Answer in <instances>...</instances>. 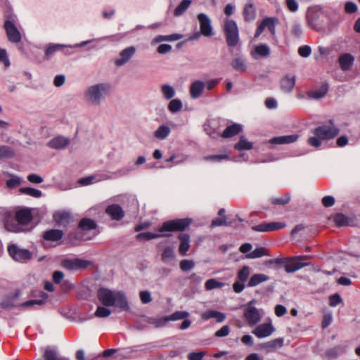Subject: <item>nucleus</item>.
I'll return each mask as SVG.
<instances>
[{"label":"nucleus","mask_w":360,"mask_h":360,"mask_svg":"<svg viewBox=\"0 0 360 360\" xmlns=\"http://www.w3.org/2000/svg\"><path fill=\"white\" fill-rule=\"evenodd\" d=\"M112 86L108 82H98L87 86L83 92L85 102L90 106L99 107L110 96Z\"/></svg>","instance_id":"nucleus-1"},{"label":"nucleus","mask_w":360,"mask_h":360,"mask_svg":"<svg viewBox=\"0 0 360 360\" xmlns=\"http://www.w3.org/2000/svg\"><path fill=\"white\" fill-rule=\"evenodd\" d=\"M97 297L105 307H115L122 311L129 310L127 297L122 292L101 288L97 292Z\"/></svg>","instance_id":"nucleus-2"},{"label":"nucleus","mask_w":360,"mask_h":360,"mask_svg":"<svg viewBox=\"0 0 360 360\" xmlns=\"http://www.w3.org/2000/svg\"><path fill=\"white\" fill-rule=\"evenodd\" d=\"M339 129L334 125L333 120H330L328 124H323L314 129V136L308 139V143L315 148L321 145V140H330L339 134Z\"/></svg>","instance_id":"nucleus-3"},{"label":"nucleus","mask_w":360,"mask_h":360,"mask_svg":"<svg viewBox=\"0 0 360 360\" xmlns=\"http://www.w3.org/2000/svg\"><path fill=\"white\" fill-rule=\"evenodd\" d=\"M223 29L227 45L230 47L236 46L239 42V30L236 22L232 19H226Z\"/></svg>","instance_id":"nucleus-4"},{"label":"nucleus","mask_w":360,"mask_h":360,"mask_svg":"<svg viewBox=\"0 0 360 360\" xmlns=\"http://www.w3.org/2000/svg\"><path fill=\"white\" fill-rule=\"evenodd\" d=\"M191 222L192 220L188 218L169 220L164 222L158 231L162 233H165V232L184 231L190 226Z\"/></svg>","instance_id":"nucleus-5"},{"label":"nucleus","mask_w":360,"mask_h":360,"mask_svg":"<svg viewBox=\"0 0 360 360\" xmlns=\"http://www.w3.org/2000/svg\"><path fill=\"white\" fill-rule=\"evenodd\" d=\"M8 252L11 257L17 262L26 263L32 259L35 255L33 252L21 248L15 244H11L8 247Z\"/></svg>","instance_id":"nucleus-6"},{"label":"nucleus","mask_w":360,"mask_h":360,"mask_svg":"<svg viewBox=\"0 0 360 360\" xmlns=\"http://www.w3.org/2000/svg\"><path fill=\"white\" fill-rule=\"evenodd\" d=\"M263 310L255 306L245 304L243 306V316L250 326H255L263 317Z\"/></svg>","instance_id":"nucleus-7"},{"label":"nucleus","mask_w":360,"mask_h":360,"mask_svg":"<svg viewBox=\"0 0 360 360\" xmlns=\"http://www.w3.org/2000/svg\"><path fill=\"white\" fill-rule=\"evenodd\" d=\"M309 258V256H299L288 259L284 266L285 271L287 273H293L304 266H309V263L302 262V261L308 259Z\"/></svg>","instance_id":"nucleus-8"},{"label":"nucleus","mask_w":360,"mask_h":360,"mask_svg":"<svg viewBox=\"0 0 360 360\" xmlns=\"http://www.w3.org/2000/svg\"><path fill=\"white\" fill-rule=\"evenodd\" d=\"M91 264V262L89 260L82 259H64L61 262V265L63 268L70 271H75L79 269H84L87 268Z\"/></svg>","instance_id":"nucleus-9"},{"label":"nucleus","mask_w":360,"mask_h":360,"mask_svg":"<svg viewBox=\"0 0 360 360\" xmlns=\"http://www.w3.org/2000/svg\"><path fill=\"white\" fill-rule=\"evenodd\" d=\"M136 52V49L135 46H128L123 50H122L119 54V57L115 59V65L117 67H122L128 62L131 60V59L134 57Z\"/></svg>","instance_id":"nucleus-10"},{"label":"nucleus","mask_w":360,"mask_h":360,"mask_svg":"<svg viewBox=\"0 0 360 360\" xmlns=\"http://www.w3.org/2000/svg\"><path fill=\"white\" fill-rule=\"evenodd\" d=\"M4 226L6 230L14 233L25 232L30 230V229L22 227L16 220L15 217L11 213L8 214L5 218Z\"/></svg>","instance_id":"nucleus-11"},{"label":"nucleus","mask_w":360,"mask_h":360,"mask_svg":"<svg viewBox=\"0 0 360 360\" xmlns=\"http://www.w3.org/2000/svg\"><path fill=\"white\" fill-rule=\"evenodd\" d=\"M198 20L200 22V33L205 37H211L213 34V29L210 18L205 13H199Z\"/></svg>","instance_id":"nucleus-12"},{"label":"nucleus","mask_w":360,"mask_h":360,"mask_svg":"<svg viewBox=\"0 0 360 360\" xmlns=\"http://www.w3.org/2000/svg\"><path fill=\"white\" fill-rule=\"evenodd\" d=\"M4 28L8 40L12 43H18L21 41V34L16 26L10 20H6Z\"/></svg>","instance_id":"nucleus-13"},{"label":"nucleus","mask_w":360,"mask_h":360,"mask_svg":"<svg viewBox=\"0 0 360 360\" xmlns=\"http://www.w3.org/2000/svg\"><path fill=\"white\" fill-rule=\"evenodd\" d=\"M274 330L271 323H265L256 326L252 333L259 338H264L270 336Z\"/></svg>","instance_id":"nucleus-14"},{"label":"nucleus","mask_w":360,"mask_h":360,"mask_svg":"<svg viewBox=\"0 0 360 360\" xmlns=\"http://www.w3.org/2000/svg\"><path fill=\"white\" fill-rule=\"evenodd\" d=\"M355 58L351 53H344L339 56L338 63L341 70L344 72L352 70Z\"/></svg>","instance_id":"nucleus-15"},{"label":"nucleus","mask_w":360,"mask_h":360,"mask_svg":"<svg viewBox=\"0 0 360 360\" xmlns=\"http://www.w3.org/2000/svg\"><path fill=\"white\" fill-rule=\"evenodd\" d=\"M205 88V84L201 80L193 81L189 88V94L193 99H197L200 98Z\"/></svg>","instance_id":"nucleus-16"},{"label":"nucleus","mask_w":360,"mask_h":360,"mask_svg":"<svg viewBox=\"0 0 360 360\" xmlns=\"http://www.w3.org/2000/svg\"><path fill=\"white\" fill-rule=\"evenodd\" d=\"M299 136L297 134L285 135L276 136L269 140V143L275 145H283L292 143L297 141Z\"/></svg>","instance_id":"nucleus-17"},{"label":"nucleus","mask_w":360,"mask_h":360,"mask_svg":"<svg viewBox=\"0 0 360 360\" xmlns=\"http://www.w3.org/2000/svg\"><path fill=\"white\" fill-rule=\"evenodd\" d=\"M105 212L110 216L112 219L117 221L122 219L124 216L122 208L119 205L116 204L109 205L106 208Z\"/></svg>","instance_id":"nucleus-18"},{"label":"nucleus","mask_w":360,"mask_h":360,"mask_svg":"<svg viewBox=\"0 0 360 360\" xmlns=\"http://www.w3.org/2000/svg\"><path fill=\"white\" fill-rule=\"evenodd\" d=\"M70 143V139L67 137L58 136L52 139L49 143L48 146L54 149H63L67 147Z\"/></svg>","instance_id":"nucleus-19"},{"label":"nucleus","mask_w":360,"mask_h":360,"mask_svg":"<svg viewBox=\"0 0 360 360\" xmlns=\"http://www.w3.org/2000/svg\"><path fill=\"white\" fill-rule=\"evenodd\" d=\"M231 67L237 72H245L247 70L246 60L241 54H236L231 61Z\"/></svg>","instance_id":"nucleus-20"},{"label":"nucleus","mask_w":360,"mask_h":360,"mask_svg":"<svg viewBox=\"0 0 360 360\" xmlns=\"http://www.w3.org/2000/svg\"><path fill=\"white\" fill-rule=\"evenodd\" d=\"M178 238L180 240L179 252L184 256L186 255L191 246L190 236L187 233H181L179 235Z\"/></svg>","instance_id":"nucleus-21"},{"label":"nucleus","mask_w":360,"mask_h":360,"mask_svg":"<svg viewBox=\"0 0 360 360\" xmlns=\"http://www.w3.org/2000/svg\"><path fill=\"white\" fill-rule=\"evenodd\" d=\"M295 75H285L281 81V89L286 93L291 92L295 85Z\"/></svg>","instance_id":"nucleus-22"},{"label":"nucleus","mask_w":360,"mask_h":360,"mask_svg":"<svg viewBox=\"0 0 360 360\" xmlns=\"http://www.w3.org/2000/svg\"><path fill=\"white\" fill-rule=\"evenodd\" d=\"M15 217L22 227H24L32 219L31 212L29 210H18L16 212Z\"/></svg>","instance_id":"nucleus-23"},{"label":"nucleus","mask_w":360,"mask_h":360,"mask_svg":"<svg viewBox=\"0 0 360 360\" xmlns=\"http://www.w3.org/2000/svg\"><path fill=\"white\" fill-rule=\"evenodd\" d=\"M276 20L275 18H266L257 27V30L262 33L264 29L267 28L272 34H274L276 32Z\"/></svg>","instance_id":"nucleus-24"},{"label":"nucleus","mask_w":360,"mask_h":360,"mask_svg":"<svg viewBox=\"0 0 360 360\" xmlns=\"http://www.w3.org/2000/svg\"><path fill=\"white\" fill-rule=\"evenodd\" d=\"M63 231L58 229H50L43 233V238L47 241L57 242L62 239Z\"/></svg>","instance_id":"nucleus-25"},{"label":"nucleus","mask_w":360,"mask_h":360,"mask_svg":"<svg viewBox=\"0 0 360 360\" xmlns=\"http://www.w3.org/2000/svg\"><path fill=\"white\" fill-rule=\"evenodd\" d=\"M201 317L205 321L216 319L217 323H222L226 319V314L216 310H208L203 312Z\"/></svg>","instance_id":"nucleus-26"},{"label":"nucleus","mask_w":360,"mask_h":360,"mask_svg":"<svg viewBox=\"0 0 360 360\" xmlns=\"http://www.w3.org/2000/svg\"><path fill=\"white\" fill-rule=\"evenodd\" d=\"M269 55L270 49L266 44H264L256 46L254 50L251 52V56L255 59H258L259 56L266 58L268 57Z\"/></svg>","instance_id":"nucleus-27"},{"label":"nucleus","mask_w":360,"mask_h":360,"mask_svg":"<svg viewBox=\"0 0 360 360\" xmlns=\"http://www.w3.org/2000/svg\"><path fill=\"white\" fill-rule=\"evenodd\" d=\"M53 220L60 226H65L71 220V214L66 211H59L53 214Z\"/></svg>","instance_id":"nucleus-28"},{"label":"nucleus","mask_w":360,"mask_h":360,"mask_svg":"<svg viewBox=\"0 0 360 360\" xmlns=\"http://www.w3.org/2000/svg\"><path fill=\"white\" fill-rule=\"evenodd\" d=\"M244 19L247 22L253 21L256 18V9L254 4L249 1L245 4L243 9Z\"/></svg>","instance_id":"nucleus-29"},{"label":"nucleus","mask_w":360,"mask_h":360,"mask_svg":"<svg viewBox=\"0 0 360 360\" xmlns=\"http://www.w3.org/2000/svg\"><path fill=\"white\" fill-rule=\"evenodd\" d=\"M328 91V85L327 84H323L320 88L309 91L307 96L310 98L320 99L324 97Z\"/></svg>","instance_id":"nucleus-30"},{"label":"nucleus","mask_w":360,"mask_h":360,"mask_svg":"<svg viewBox=\"0 0 360 360\" xmlns=\"http://www.w3.org/2000/svg\"><path fill=\"white\" fill-rule=\"evenodd\" d=\"M283 338H276L261 345V347L266 349L268 352H273L276 348H281L283 345Z\"/></svg>","instance_id":"nucleus-31"},{"label":"nucleus","mask_w":360,"mask_h":360,"mask_svg":"<svg viewBox=\"0 0 360 360\" xmlns=\"http://www.w3.org/2000/svg\"><path fill=\"white\" fill-rule=\"evenodd\" d=\"M170 133V128L167 125L162 124L154 131L153 136L157 139L162 141L166 139L169 136Z\"/></svg>","instance_id":"nucleus-32"},{"label":"nucleus","mask_w":360,"mask_h":360,"mask_svg":"<svg viewBox=\"0 0 360 360\" xmlns=\"http://www.w3.org/2000/svg\"><path fill=\"white\" fill-rule=\"evenodd\" d=\"M269 280V276L264 274H255L252 275L248 283V287H255L263 282H265Z\"/></svg>","instance_id":"nucleus-33"},{"label":"nucleus","mask_w":360,"mask_h":360,"mask_svg":"<svg viewBox=\"0 0 360 360\" xmlns=\"http://www.w3.org/2000/svg\"><path fill=\"white\" fill-rule=\"evenodd\" d=\"M242 130V127L238 124H233L227 127L223 131L221 136L224 138L232 137L238 134Z\"/></svg>","instance_id":"nucleus-34"},{"label":"nucleus","mask_w":360,"mask_h":360,"mask_svg":"<svg viewBox=\"0 0 360 360\" xmlns=\"http://www.w3.org/2000/svg\"><path fill=\"white\" fill-rule=\"evenodd\" d=\"M170 234L168 233H154L151 232H144L139 233L136 236V239L139 240H149L151 239H155L160 237H168Z\"/></svg>","instance_id":"nucleus-35"},{"label":"nucleus","mask_w":360,"mask_h":360,"mask_svg":"<svg viewBox=\"0 0 360 360\" xmlns=\"http://www.w3.org/2000/svg\"><path fill=\"white\" fill-rule=\"evenodd\" d=\"M63 48H68V46L60 44H50L45 51V56L46 58H50L56 51Z\"/></svg>","instance_id":"nucleus-36"},{"label":"nucleus","mask_w":360,"mask_h":360,"mask_svg":"<svg viewBox=\"0 0 360 360\" xmlns=\"http://www.w3.org/2000/svg\"><path fill=\"white\" fill-rule=\"evenodd\" d=\"M160 91L166 100H170L175 96L174 89L169 84H163L160 86Z\"/></svg>","instance_id":"nucleus-37"},{"label":"nucleus","mask_w":360,"mask_h":360,"mask_svg":"<svg viewBox=\"0 0 360 360\" xmlns=\"http://www.w3.org/2000/svg\"><path fill=\"white\" fill-rule=\"evenodd\" d=\"M79 228L83 231L95 229L96 228V223L93 219L84 218L80 221Z\"/></svg>","instance_id":"nucleus-38"},{"label":"nucleus","mask_w":360,"mask_h":360,"mask_svg":"<svg viewBox=\"0 0 360 360\" xmlns=\"http://www.w3.org/2000/svg\"><path fill=\"white\" fill-rule=\"evenodd\" d=\"M175 258V253L174 248L167 246L166 247L162 253V260L165 263H169Z\"/></svg>","instance_id":"nucleus-39"},{"label":"nucleus","mask_w":360,"mask_h":360,"mask_svg":"<svg viewBox=\"0 0 360 360\" xmlns=\"http://www.w3.org/2000/svg\"><path fill=\"white\" fill-rule=\"evenodd\" d=\"M191 4V0H182L179 5L175 8L174 15L176 17L183 15Z\"/></svg>","instance_id":"nucleus-40"},{"label":"nucleus","mask_w":360,"mask_h":360,"mask_svg":"<svg viewBox=\"0 0 360 360\" xmlns=\"http://www.w3.org/2000/svg\"><path fill=\"white\" fill-rule=\"evenodd\" d=\"M253 144L250 142L244 136L240 137L239 141L235 144L234 148L240 151L243 150H250L252 148Z\"/></svg>","instance_id":"nucleus-41"},{"label":"nucleus","mask_w":360,"mask_h":360,"mask_svg":"<svg viewBox=\"0 0 360 360\" xmlns=\"http://www.w3.org/2000/svg\"><path fill=\"white\" fill-rule=\"evenodd\" d=\"M20 192L21 193L38 198L41 197L42 193L41 191L31 188V187H25L20 188Z\"/></svg>","instance_id":"nucleus-42"},{"label":"nucleus","mask_w":360,"mask_h":360,"mask_svg":"<svg viewBox=\"0 0 360 360\" xmlns=\"http://www.w3.org/2000/svg\"><path fill=\"white\" fill-rule=\"evenodd\" d=\"M266 250L264 247L257 248L253 251L248 253L246 257L249 259L259 258L263 256L267 255Z\"/></svg>","instance_id":"nucleus-43"},{"label":"nucleus","mask_w":360,"mask_h":360,"mask_svg":"<svg viewBox=\"0 0 360 360\" xmlns=\"http://www.w3.org/2000/svg\"><path fill=\"white\" fill-rule=\"evenodd\" d=\"M189 316V313L186 311H177L171 314L170 316H166V320L169 321H177L184 319Z\"/></svg>","instance_id":"nucleus-44"},{"label":"nucleus","mask_w":360,"mask_h":360,"mask_svg":"<svg viewBox=\"0 0 360 360\" xmlns=\"http://www.w3.org/2000/svg\"><path fill=\"white\" fill-rule=\"evenodd\" d=\"M224 283L217 281L215 278L207 280L205 283V288L207 290H211L216 288H221Z\"/></svg>","instance_id":"nucleus-45"},{"label":"nucleus","mask_w":360,"mask_h":360,"mask_svg":"<svg viewBox=\"0 0 360 360\" xmlns=\"http://www.w3.org/2000/svg\"><path fill=\"white\" fill-rule=\"evenodd\" d=\"M147 323L151 325H153L156 328H161L165 326L167 321L166 320V316L164 318H153L149 317L146 320Z\"/></svg>","instance_id":"nucleus-46"},{"label":"nucleus","mask_w":360,"mask_h":360,"mask_svg":"<svg viewBox=\"0 0 360 360\" xmlns=\"http://www.w3.org/2000/svg\"><path fill=\"white\" fill-rule=\"evenodd\" d=\"M181 108L182 103L179 99H173L169 103L168 109L172 113L180 111Z\"/></svg>","instance_id":"nucleus-47"},{"label":"nucleus","mask_w":360,"mask_h":360,"mask_svg":"<svg viewBox=\"0 0 360 360\" xmlns=\"http://www.w3.org/2000/svg\"><path fill=\"white\" fill-rule=\"evenodd\" d=\"M345 352V347L343 346H335L326 352V355L330 358H336L340 354Z\"/></svg>","instance_id":"nucleus-48"},{"label":"nucleus","mask_w":360,"mask_h":360,"mask_svg":"<svg viewBox=\"0 0 360 360\" xmlns=\"http://www.w3.org/2000/svg\"><path fill=\"white\" fill-rule=\"evenodd\" d=\"M111 314V311L107 307L98 306L94 313V316L98 318L108 317Z\"/></svg>","instance_id":"nucleus-49"},{"label":"nucleus","mask_w":360,"mask_h":360,"mask_svg":"<svg viewBox=\"0 0 360 360\" xmlns=\"http://www.w3.org/2000/svg\"><path fill=\"white\" fill-rule=\"evenodd\" d=\"M250 273V267L245 266L238 271L237 278L242 283H244L248 280Z\"/></svg>","instance_id":"nucleus-50"},{"label":"nucleus","mask_w":360,"mask_h":360,"mask_svg":"<svg viewBox=\"0 0 360 360\" xmlns=\"http://www.w3.org/2000/svg\"><path fill=\"white\" fill-rule=\"evenodd\" d=\"M291 34L295 38H300L303 33L302 27L299 22H294L291 28Z\"/></svg>","instance_id":"nucleus-51"},{"label":"nucleus","mask_w":360,"mask_h":360,"mask_svg":"<svg viewBox=\"0 0 360 360\" xmlns=\"http://www.w3.org/2000/svg\"><path fill=\"white\" fill-rule=\"evenodd\" d=\"M14 155L13 150L7 146H0V159L11 158Z\"/></svg>","instance_id":"nucleus-52"},{"label":"nucleus","mask_w":360,"mask_h":360,"mask_svg":"<svg viewBox=\"0 0 360 360\" xmlns=\"http://www.w3.org/2000/svg\"><path fill=\"white\" fill-rule=\"evenodd\" d=\"M22 181V179L18 176H14L12 178L6 181V186L8 188H14L20 186Z\"/></svg>","instance_id":"nucleus-53"},{"label":"nucleus","mask_w":360,"mask_h":360,"mask_svg":"<svg viewBox=\"0 0 360 360\" xmlns=\"http://www.w3.org/2000/svg\"><path fill=\"white\" fill-rule=\"evenodd\" d=\"M44 358L45 360H58L59 359L56 351L49 347L44 351Z\"/></svg>","instance_id":"nucleus-54"},{"label":"nucleus","mask_w":360,"mask_h":360,"mask_svg":"<svg viewBox=\"0 0 360 360\" xmlns=\"http://www.w3.org/2000/svg\"><path fill=\"white\" fill-rule=\"evenodd\" d=\"M195 266V262L193 260L183 259L180 262V268L183 271H188Z\"/></svg>","instance_id":"nucleus-55"},{"label":"nucleus","mask_w":360,"mask_h":360,"mask_svg":"<svg viewBox=\"0 0 360 360\" xmlns=\"http://www.w3.org/2000/svg\"><path fill=\"white\" fill-rule=\"evenodd\" d=\"M231 328L229 326H223L219 330H217L214 333V336L217 338H224L229 335L230 333Z\"/></svg>","instance_id":"nucleus-56"},{"label":"nucleus","mask_w":360,"mask_h":360,"mask_svg":"<svg viewBox=\"0 0 360 360\" xmlns=\"http://www.w3.org/2000/svg\"><path fill=\"white\" fill-rule=\"evenodd\" d=\"M230 223L226 221V217L214 219L211 223V227L229 226Z\"/></svg>","instance_id":"nucleus-57"},{"label":"nucleus","mask_w":360,"mask_h":360,"mask_svg":"<svg viewBox=\"0 0 360 360\" xmlns=\"http://www.w3.org/2000/svg\"><path fill=\"white\" fill-rule=\"evenodd\" d=\"M298 53L303 58H307L311 53V49L307 45L302 46L298 49Z\"/></svg>","instance_id":"nucleus-58"},{"label":"nucleus","mask_w":360,"mask_h":360,"mask_svg":"<svg viewBox=\"0 0 360 360\" xmlns=\"http://www.w3.org/2000/svg\"><path fill=\"white\" fill-rule=\"evenodd\" d=\"M205 160L209 161H214V162H221L223 160H227L229 159V155L224 154V155H209L204 158Z\"/></svg>","instance_id":"nucleus-59"},{"label":"nucleus","mask_w":360,"mask_h":360,"mask_svg":"<svg viewBox=\"0 0 360 360\" xmlns=\"http://www.w3.org/2000/svg\"><path fill=\"white\" fill-rule=\"evenodd\" d=\"M286 224L284 222H270L267 223L269 231L281 229L285 227Z\"/></svg>","instance_id":"nucleus-60"},{"label":"nucleus","mask_w":360,"mask_h":360,"mask_svg":"<svg viewBox=\"0 0 360 360\" xmlns=\"http://www.w3.org/2000/svg\"><path fill=\"white\" fill-rule=\"evenodd\" d=\"M271 200V202L274 205H285L289 202L290 197L285 195L279 198H274Z\"/></svg>","instance_id":"nucleus-61"},{"label":"nucleus","mask_w":360,"mask_h":360,"mask_svg":"<svg viewBox=\"0 0 360 360\" xmlns=\"http://www.w3.org/2000/svg\"><path fill=\"white\" fill-rule=\"evenodd\" d=\"M334 221L338 226H344L347 224V219L343 214H337L335 216Z\"/></svg>","instance_id":"nucleus-62"},{"label":"nucleus","mask_w":360,"mask_h":360,"mask_svg":"<svg viewBox=\"0 0 360 360\" xmlns=\"http://www.w3.org/2000/svg\"><path fill=\"white\" fill-rule=\"evenodd\" d=\"M188 279L191 280V284L192 285H198L201 283L202 281V277L200 275H198L195 273H193L189 277Z\"/></svg>","instance_id":"nucleus-63"},{"label":"nucleus","mask_w":360,"mask_h":360,"mask_svg":"<svg viewBox=\"0 0 360 360\" xmlns=\"http://www.w3.org/2000/svg\"><path fill=\"white\" fill-rule=\"evenodd\" d=\"M205 353L204 352H191L188 354V360H202Z\"/></svg>","instance_id":"nucleus-64"}]
</instances>
